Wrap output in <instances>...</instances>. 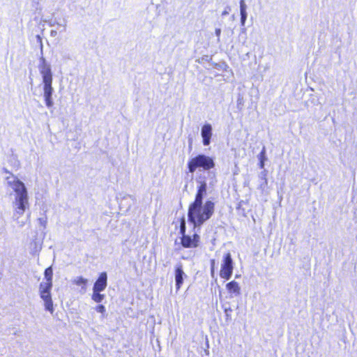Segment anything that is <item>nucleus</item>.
<instances>
[{"mask_svg": "<svg viewBox=\"0 0 357 357\" xmlns=\"http://www.w3.org/2000/svg\"><path fill=\"white\" fill-rule=\"evenodd\" d=\"M6 192L12 199L13 218L17 220L29 207L26 187L16 176L10 174L5 178Z\"/></svg>", "mask_w": 357, "mask_h": 357, "instance_id": "nucleus-1", "label": "nucleus"}, {"mask_svg": "<svg viewBox=\"0 0 357 357\" xmlns=\"http://www.w3.org/2000/svg\"><path fill=\"white\" fill-rule=\"evenodd\" d=\"M36 39V43L40 46L41 55H43V45L42 38L40 36L37 35ZM38 68L43 79L45 103L48 109H51L54 105L52 95L54 91L52 87L53 75L51 65L46 61L43 56H41L39 59Z\"/></svg>", "mask_w": 357, "mask_h": 357, "instance_id": "nucleus-2", "label": "nucleus"}, {"mask_svg": "<svg viewBox=\"0 0 357 357\" xmlns=\"http://www.w3.org/2000/svg\"><path fill=\"white\" fill-rule=\"evenodd\" d=\"M215 204L212 201H206L204 204L202 202L192 203L188 209L189 220L195 226H200L208 220L214 213Z\"/></svg>", "mask_w": 357, "mask_h": 357, "instance_id": "nucleus-3", "label": "nucleus"}, {"mask_svg": "<svg viewBox=\"0 0 357 357\" xmlns=\"http://www.w3.org/2000/svg\"><path fill=\"white\" fill-rule=\"evenodd\" d=\"M45 282H40L39 285V294L44 301L45 308L50 313H53L54 307L52 299L51 290L52 288L53 270L52 266L47 268L44 271Z\"/></svg>", "mask_w": 357, "mask_h": 357, "instance_id": "nucleus-4", "label": "nucleus"}, {"mask_svg": "<svg viewBox=\"0 0 357 357\" xmlns=\"http://www.w3.org/2000/svg\"><path fill=\"white\" fill-rule=\"evenodd\" d=\"M215 162L212 158L204 154H199L192 158L188 163V167L190 173H194L197 169L202 168L207 171L213 168Z\"/></svg>", "mask_w": 357, "mask_h": 357, "instance_id": "nucleus-5", "label": "nucleus"}, {"mask_svg": "<svg viewBox=\"0 0 357 357\" xmlns=\"http://www.w3.org/2000/svg\"><path fill=\"white\" fill-rule=\"evenodd\" d=\"M234 262L229 252L226 253L222 261L220 276L225 280H229L232 275Z\"/></svg>", "mask_w": 357, "mask_h": 357, "instance_id": "nucleus-6", "label": "nucleus"}, {"mask_svg": "<svg viewBox=\"0 0 357 357\" xmlns=\"http://www.w3.org/2000/svg\"><path fill=\"white\" fill-rule=\"evenodd\" d=\"M199 236L195 234L192 236L188 235H183L181 239V243L185 248H196L198 246L199 242Z\"/></svg>", "mask_w": 357, "mask_h": 357, "instance_id": "nucleus-7", "label": "nucleus"}, {"mask_svg": "<svg viewBox=\"0 0 357 357\" xmlns=\"http://www.w3.org/2000/svg\"><path fill=\"white\" fill-rule=\"evenodd\" d=\"M107 285V275L106 272H102L100 274L98 278L95 282L93 291H104Z\"/></svg>", "mask_w": 357, "mask_h": 357, "instance_id": "nucleus-8", "label": "nucleus"}, {"mask_svg": "<svg viewBox=\"0 0 357 357\" xmlns=\"http://www.w3.org/2000/svg\"><path fill=\"white\" fill-rule=\"evenodd\" d=\"M197 181L200 185L198 188V191L194 201V202H195V205H197L198 202H202L203 197L206 192V183L204 178L200 176L197 178Z\"/></svg>", "mask_w": 357, "mask_h": 357, "instance_id": "nucleus-9", "label": "nucleus"}, {"mask_svg": "<svg viewBox=\"0 0 357 357\" xmlns=\"http://www.w3.org/2000/svg\"><path fill=\"white\" fill-rule=\"evenodd\" d=\"M201 135L203 139V144L208 146L211 143L212 136V126L209 123L204 124L201 130Z\"/></svg>", "mask_w": 357, "mask_h": 357, "instance_id": "nucleus-10", "label": "nucleus"}, {"mask_svg": "<svg viewBox=\"0 0 357 357\" xmlns=\"http://www.w3.org/2000/svg\"><path fill=\"white\" fill-rule=\"evenodd\" d=\"M185 278H186V275L183 270L181 264H177L175 268V281L177 290L182 286Z\"/></svg>", "mask_w": 357, "mask_h": 357, "instance_id": "nucleus-11", "label": "nucleus"}, {"mask_svg": "<svg viewBox=\"0 0 357 357\" xmlns=\"http://www.w3.org/2000/svg\"><path fill=\"white\" fill-rule=\"evenodd\" d=\"M226 289L230 294V297L238 296L241 295V287L239 284L233 280L226 284Z\"/></svg>", "mask_w": 357, "mask_h": 357, "instance_id": "nucleus-12", "label": "nucleus"}, {"mask_svg": "<svg viewBox=\"0 0 357 357\" xmlns=\"http://www.w3.org/2000/svg\"><path fill=\"white\" fill-rule=\"evenodd\" d=\"M135 203V199L131 195H126L120 201L119 205L121 208H126V210L129 209Z\"/></svg>", "mask_w": 357, "mask_h": 357, "instance_id": "nucleus-13", "label": "nucleus"}, {"mask_svg": "<svg viewBox=\"0 0 357 357\" xmlns=\"http://www.w3.org/2000/svg\"><path fill=\"white\" fill-rule=\"evenodd\" d=\"M222 307L225 312L226 321H231V320L232 309L231 308L229 304L228 303H222Z\"/></svg>", "mask_w": 357, "mask_h": 357, "instance_id": "nucleus-14", "label": "nucleus"}, {"mask_svg": "<svg viewBox=\"0 0 357 357\" xmlns=\"http://www.w3.org/2000/svg\"><path fill=\"white\" fill-rule=\"evenodd\" d=\"M45 22H46L50 26H54V25H57V26H62V29L60 31V32H64L66 30V22L64 20L63 24H60L58 22H56L55 20H45Z\"/></svg>", "mask_w": 357, "mask_h": 357, "instance_id": "nucleus-15", "label": "nucleus"}, {"mask_svg": "<svg viewBox=\"0 0 357 357\" xmlns=\"http://www.w3.org/2000/svg\"><path fill=\"white\" fill-rule=\"evenodd\" d=\"M266 176H267V172H266V170L264 169L259 174V177L262 180V183L260 184V188L261 190H264L268 184V181H267Z\"/></svg>", "mask_w": 357, "mask_h": 357, "instance_id": "nucleus-16", "label": "nucleus"}, {"mask_svg": "<svg viewBox=\"0 0 357 357\" xmlns=\"http://www.w3.org/2000/svg\"><path fill=\"white\" fill-rule=\"evenodd\" d=\"M100 292L93 291L92 299L96 303H101L105 298V295L101 294Z\"/></svg>", "mask_w": 357, "mask_h": 357, "instance_id": "nucleus-17", "label": "nucleus"}, {"mask_svg": "<svg viewBox=\"0 0 357 357\" xmlns=\"http://www.w3.org/2000/svg\"><path fill=\"white\" fill-rule=\"evenodd\" d=\"M88 280L83 277H77L74 280V283L77 285H82V289L86 290V285L87 284Z\"/></svg>", "mask_w": 357, "mask_h": 357, "instance_id": "nucleus-18", "label": "nucleus"}, {"mask_svg": "<svg viewBox=\"0 0 357 357\" xmlns=\"http://www.w3.org/2000/svg\"><path fill=\"white\" fill-rule=\"evenodd\" d=\"M8 162L10 164V165L15 168L18 169L20 166V161L17 160V157L15 155H12L8 160Z\"/></svg>", "mask_w": 357, "mask_h": 357, "instance_id": "nucleus-19", "label": "nucleus"}, {"mask_svg": "<svg viewBox=\"0 0 357 357\" xmlns=\"http://www.w3.org/2000/svg\"><path fill=\"white\" fill-rule=\"evenodd\" d=\"M241 14V24L244 26L248 17L247 11H240Z\"/></svg>", "mask_w": 357, "mask_h": 357, "instance_id": "nucleus-20", "label": "nucleus"}, {"mask_svg": "<svg viewBox=\"0 0 357 357\" xmlns=\"http://www.w3.org/2000/svg\"><path fill=\"white\" fill-rule=\"evenodd\" d=\"M258 158H259V161H261V160H262V161L266 160L267 158L266 157V149H265V147H263L261 153L258 155Z\"/></svg>", "mask_w": 357, "mask_h": 357, "instance_id": "nucleus-21", "label": "nucleus"}, {"mask_svg": "<svg viewBox=\"0 0 357 357\" xmlns=\"http://www.w3.org/2000/svg\"><path fill=\"white\" fill-rule=\"evenodd\" d=\"M96 310L98 312H100V313L102 314L103 315H104V314L106 312L105 307L103 305H97L96 307Z\"/></svg>", "mask_w": 357, "mask_h": 357, "instance_id": "nucleus-22", "label": "nucleus"}, {"mask_svg": "<svg viewBox=\"0 0 357 357\" xmlns=\"http://www.w3.org/2000/svg\"><path fill=\"white\" fill-rule=\"evenodd\" d=\"M240 11H247V5L244 0H240Z\"/></svg>", "mask_w": 357, "mask_h": 357, "instance_id": "nucleus-23", "label": "nucleus"}, {"mask_svg": "<svg viewBox=\"0 0 357 357\" xmlns=\"http://www.w3.org/2000/svg\"><path fill=\"white\" fill-rule=\"evenodd\" d=\"M215 36H217V40H218V42H219L220 36V33H221V29L220 28L215 29Z\"/></svg>", "mask_w": 357, "mask_h": 357, "instance_id": "nucleus-24", "label": "nucleus"}, {"mask_svg": "<svg viewBox=\"0 0 357 357\" xmlns=\"http://www.w3.org/2000/svg\"><path fill=\"white\" fill-rule=\"evenodd\" d=\"M38 222H39L40 225H42L44 227H45V225L47 223V220H46L45 218H38Z\"/></svg>", "mask_w": 357, "mask_h": 357, "instance_id": "nucleus-25", "label": "nucleus"}, {"mask_svg": "<svg viewBox=\"0 0 357 357\" xmlns=\"http://www.w3.org/2000/svg\"><path fill=\"white\" fill-rule=\"evenodd\" d=\"M50 36L52 37H55L57 36V30H51L50 31Z\"/></svg>", "mask_w": 357, "mask_h": 357, "instance_id": "nucleus-26", "label": "nucleus"}, {"mask_svg": "<svg viewBox=\"0 0 357 357\" xmlns=\"http://www.w3.org/2000/svg\"><path fill=\"white\" fill-rule=\"evenodd\" d=\"M214 266H215V260H211V274L213 275L214 273Z\"/></svg>", "mask_w": 357, "mask_h": 357, "instance_id": "nucleus-27", "label": "nucleus"}, {"mask_svg": "<svg viewBox=\"0 0 357 357\" xmlns=\"http://www.w3.org/2000/svg\"><path fill=\"white\" fill-rule=\"evenodd\" d=\"M259 167L260 168L264 169V161H262V160L259 161Z\"/></svg>", "mask_w": 357, "mask_h": 357, "instance_id": "nucleus-28", "label": "nucleus"}, {"mask_svg": "<svg viewBox=\"0 0 357 357\" xmlns=\"http://www.w3.org/2000/svg\"><path fill=\"white\" fill-rule=\"evenodd\" d=\"M3 171L6 174H10V175L12 174L6 168H3Z\"/></svg>", "mask_w": 357, "mask_h": 357, "instance_id": "nucleus-29", "label": "nucleus"}, {"mask_svg": "<svg viewBox=\"0 0 357 357\" xmlns=\"http://www.w3.org/2000/svg\"><path fill=\"white\" fill-rule=\"evenodd\" d=\"M184 228H185L184 223H182V224H181V232H182V233H183V232H184Z\"/></svg>", "mask_w": 357, "mask_h": 357, "instance_id": "nucleus-30", "label": "nucleus"}, {"mask_svg": "<svg viewBox=\"0 0 357 357\" xmlns=\"http://www.w3.org/2000/svg\"><path fill=\"white\" fill-rule=\"evenodd\" d=\"M227 14H228V11L225 10V11L222 13V15H227Z\"/></svg>", "mask_w": 357, "mask_h": 357, "instance_id": "nucleus-31", "label": "nucleus"}, {"mask_svg": "<svg viewBox=\"0 0 357 357\" xmlns=\"http://www.w3.org/2000/svg\"><path fill=\"white\" fill-rule=\"evenodd\" d=\"M241 31H242L243 33H245V28H244V27H243V28H242V29H241Z\"/></svg>", "mask_w": 357, "mask_h": 357, "instance_id": "nucleus-32", "label": "nucleus"}]
</instances>
